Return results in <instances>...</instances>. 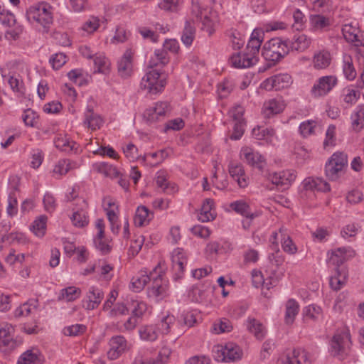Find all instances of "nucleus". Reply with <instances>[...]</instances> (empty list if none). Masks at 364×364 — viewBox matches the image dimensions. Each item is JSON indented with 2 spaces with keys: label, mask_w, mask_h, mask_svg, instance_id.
<instances>
[{
  "label": "nucleus",
  "mask_w": 364,
  "mask_h": 364,
  "mask_svg": "<svg viewBox=\"0 0 364 364\" xmlns=\"http://www.w3.org/2000/svg\"><path fill=\"white\" fill-rule=\"evenodd\" d=\"M289 53L286 39L273 38L267 41L262 50V55L268 61V67L279 62Z\"/></svg>",
  "instance_id": "f257e3e1"
},
{
  "label": "nucleus",
  "mask_w": 364,
  "mask_h": 364,
  "mask_svg": "<svg viewBox=\"0 0 364 364\" xmlns=\"http://www.w3.org/2000/svg\"><path fill=\"white\" fill-rule=\"evenodd\" d=\"M53 7L46 1H41L30 6L26 10V18L31 23H37L44 29H48L53 23Z\"/></svg>",
  "instance_id": "f03ea898"
},
{
  "label": "nucleus",
  "mask_w": 364,
  "mask_h": 364,
  "mask_svg": "<svg viewBox=\"0 0 364 364\" xmlns=\"http://www.w3.org/2000/svg\"><path fill=\"white\" fill-rule=\"evenodd\" d=\"M347 164V154L342 151L335 152L326 164V176L331 180H336Z\"/></svg>",
  "instance_id": "7ed1b4c3"
},
{
  "label": "nucleus",
  "mask_w": 364,
  "mask_h": 364,
  "mask_svg": "<svg viewBox=\"0 0 364 364\" xmlns=\"http://www.w3.org/2000/svg\"><path fill=\"white\" fill-rule=\"evenodd\" d=\"M166 79L156 69L146 73L141 82V88L147 90L149 93L156 94L160 92L166 85Z\"/></svg>",
  "instance_id": "20e7f679"
},
{
  "label": "nucleus",
  "mask_w": 364,
  "mask_h": 364,
  "mask_svg": "<svg viewBox=\"0 0 364 364\" xmlns=\"http://www.w3.org/2000/svg\"><path fill=\"white\" fill-rule=\"evenodd\" d=\"M350 336L348 331L336 333L331 340V352L335 356L343 359L350 351Z\"/></svg>",
  "instance_id": "39448f33"
},
{
  "label": "nucleus",
  "mask_w": 364,
  "mask_h": 364,
  "mask_svg": "<svg viewBox=\"0 0 364 364\" xmlns=\"http://www.w3.org/2000/svg\"><path fill=\"white\" fill-rule=\"evenodd\" d=\"M215 353L218 360L226 363L237 360L242 356L240 348L234 343H228L225 346H216Z\"/></svg>",
  "instance_id": "423d86ee"
},
{
  "label": "nucleus",
  "mask_w": 364,
  "mask_h": 364,
  "mask_svg": "<svg viewBox=\"0 0 364 364\" xmlns=\"http://www.w3.org/2000/svg\"><path fill=\"white\" fill-rule=\"evenodd\" d=\"M291 83V77L287 73L278 74L273 75L261 84V87L266 90H280L288 87Z\"/></svg>",
  "instance_id": "0eeeda50"
},
{
  "label": "nucleus",
  "mask_w": 364,
  "mask_h": 364,
  "mask_svg": "<svg viewBox=\"0 0 364 364\" xmlns=\"http://www.w3.org/2000/svg\"><path fill=\"white\" fill-rule=\"evenodd\" d=\"M104 299L103 291L96 287H91L82 300V307L86 310L97 309Z\"/></svg>",
  "instance_id": "6e6552de"
},
{
  "label": "nucleus",
  "mask_w": 364,
  "mask_h": 364,
  "mask_svg": "<svg viewBox=\"0 0 364 364\" xmlns=\"http://www.w3.org/2000/svg\"><path fill=\"white\" fill-rule=\"evenodd\" d=\"M159 269H160V262L151 272H148L146 269H141L139 276L134 277L132 279V289L135 291L142 290L149 282L152 281Z\"/></svg>",
  "instance_id": "1a4fd4ad"
},
{
  "label": "nucleus",
  "mask_w": 364,
  "mask_h": 364,
  "mask_svg": "<svg viewBox=\"0 0 364 364\" xmlns=\"http://www.w3.org/2000/svg\"><path fill=\"white\" fill-rule=\"evenodd\" d=\"M172 269L175 279H181L183 274L184 266L187 264V257L183 249H175L171 255Z\"/></svg>",
  "instance_id": "9d476101"
},
{
  "label": "nucleus",
  "mask_w": 364,
  "mask_h": 364,
  "mask_svg": "<svg viewBox=\"0 0 364 364\" xmlns=\"http://www.w3.org/2000/svg\"><path fill=\"white\" fill-rule=\"evenodd\" d=\"M231 65L235 68H247L253 66L258 62V57L249 54L245 50L243 53L233 54L230 59Z\"/></svg>",
  "instance_id": "9b49d317"
},
{
  "label": "nucleus",
  "mask_w": 364,
  "mask_h": 364,
  "mask_svg": "<svg viewBox=\"0 0 364 364\" xmlns=\"http://www.w3.org/2000/svg\"><path fill=\"white\" fill-rule=\"evenodd\" d=\"M110 348L107 352V357L110 360L118 358L128 348L127 342L122 336H113L109 342Z\"/></svg>",
  "instance_id": "f8f14e48"
},
{
  "label": "nucleus",
  "mask_w": 364,
  "mask_h": 364,
  "mask_svg": "<svg viewBox=\"0 0 364 364\" xmlns=\"http://www.w3.org/2000/svg\"><path fill=\"white\" fill-rule=\"evenodd\" d=\"M267 179L277 186H284L289 185L296 178V175L290 170L279 172L269 173L266 176Z\"/></svg>",
  "instance_id": "ddd939ff"
},
{
  "label": "nucleus",
  "mask_w": 364,
  "mask_h": 364,
  "mask_svg": "<svg viewBox=\"0 0 364 364\" xmlns=\"http://www.w3.org/2000/svg\"><path fill=\"white\" fill-rule=\"evenodd\" d=\"M168 291L167 284H164L162 278V269H158L156 274L152 279V284L149 289V294L155 297L163 298L166 296Z\"/></svg>",
  "instance_id": "4468645a"
},
{
  "label": "nucleus",
  "mask_w": 364,
  "mask_h": 364,
  "mask_svg": "<svg viewBox=\"0 0 364 364\" xmlns=\"http://www.w3.org/2000/svg\"><path fill=\"white\" fill-rule=\"evenodd\" d=\"M229 173L233 178L240 188H245L248 183L245 176L243 166L240 163L231 161L228 166Z\"/></svg>",
  "instance_id": "2eb2a0df"
},
{
  "label": "nucleus",
  "mask_w": 364,
  "mask_h": 364,
  "mask_svg": "<svg viewBox=\"0 0 364 364\" xmlns=\"http://www.w3.org/2000/svg\"><path fill=\"white\" fill-rule=\"evenodd\" d=\"M282 364H311L307 353L303 350H294L282 360Z\"/></svg>",
  "instance_id": "dca6fc26"
},
{
  "label": "nucleus",
  "mask_w": 364,
  "mask_h": 364,
  "mask_svg": "<svg viewBox=\"0 0 364 364\" xmlns=\"http://www.w3.org/2000/svg\"><path fill=\"white\" fill-rule=\"evenodd\" d=\"M132 53L130 50H127L118 62V73L123 77L127 78L132 75Z\"/></svg>",
  "instance_id": "f3484780"
},
{
  "label": "nucleus",
  "mask_w": 364,
  "mask_h": 364,
  "mask_svg": "<svg viewBox=\"0 0 364 364\" xmlns=\"http://www.w3.org/2000/svg\"><path fill=\"white\" fill-rule=\"evenodd\" d=\"M342 33L345 39L353 44L355 46H361L363 45V40L360 39L358 33L359 29L351 23L345 24L342 28Z\"/></svg>",
  "instance_id": "a211bd4d"
},
{
  "label": "nucleus",
  "mask_w": 364,
  "mask_h": 364,
  "mask_svg": "<svg viewBox=\"0 0 364 364\" xmlns=\"http://www.w3.org/2000/svg\"><path fill=\"white\" fill-rule=\"evenodd\" d=\"M352 252L353 251L346 247L337 248L332 251L328 258V262L335 265L337 269L348 259V256H351L350 253Z\"/></svg>",
  "instance_id": "6ab92c4d"
},
{
  "label": "nucleus",
  "mask_w": 364,
  "mask_h": 364,
  "mask_svg": "<svg viewBox=\"0 0 364 364\" xmlns=\"http://www.w3.org/2000/svg\"><path fill=\"white\" fill-rule=\"evenodd\" d=\"M290 50L304 51L311 43V40L306 35L301 34L294 36L292 40L286 39Z\"/></svg>",
  "instance_id": "aec40b11"
},
{
  "label": "nucleus",
  "mask_w": 364,
  "mask_h": 364,
  "mask_svg": "<svg viewBox=\"0 0 364 364\" xmlns=\"http://www.w3.org/2000/svg\"><path fill=\"white\" fill-rule=\"evenodd\" d=\"M154 213L148 208L141 205L137 208L134 218V224L137 227H141L148 225L153 219Z\"/></svg>",
  "instance_id": "412c9836"
},
{
  "label": "nucleus",
  "mask_w": 364,
  "mask_h": 364,
  "mask_svg": "<svg viewBox=\"0 0 364 364\" xmlns=\"http://www.w3.org/2000/svg\"><path fill=\"white\" fill-rule=\"evenodd\" d=\"M92 168L98 173L103 174L111 178L119 176V171L117 168L105 162H97L92 164Z\"/></svg>",
  "instance_id": "4be33fe9"
},
{
  "label": "nucleus",
  "mask_w": 364,
  "mask_h": 364,
  "mask_svg": "<svg viewBox=\"0 0 364 364\" xmlns=\"http://www.w3.org/2000/svg\"><path fill=\"white\" fill-rule=\"evenodd\" d=\"M103 121L100 115L95 114L93 109L88 107L85 112L84 124L92 130H97L100 128Z\"/></svg>",
  "instance_id": "5701e85b"
},
{
  "label": "nucleus",
  "mask_w": 364,
  "mask_h": 364,
  "mask_svg": "<svg viewBox=\"0 0 364 364\" xmlns=\"http://www.w3.org/2000/svg\"><path fill=\"white\" fill-rule=\"evenodd\" d=\"M230 207L237 213L240 214L244 217L255 218L259 215L257 212L252 213L250 211V205L242 200H239L231 203Z\"/></svg>",
  "instance_id": "b1692460"
},
{
  "label": "nucleus",
  "mask_w": 364,
  "mask_h": 364,
  "mask_svg": "<svg viewBox=\"0 0 364 364\" xmlns=\"http://www.w3.org/2000/svg\"><path fill=\"white\" fill-rule=\"evenodd\" d=\"M245 159L252 166L262 170L265 162L264 158L258 152H255L250 149H245L244 151Z\"/></svg>",
  "instance_id": "393cba45"
},
{
  "label": "nucleus",
  "mask_w": 364,
  "mask_h": 364,
  "mask_svg": "<svg viewBox=\"0 0 364 364\" xmlns=\"http://www.w3.org/2000/svg\"><path fill=\"white\" fill-rule=\"evenodd\" d=\"M285 309V323L291 325L294 323L295 318L299 311V305L294 299H290L287 301Z\"/></svg>",
  "instance_id": "a878e982"
},
{
  "label": "nucleus",
  "mask_w": 364,
  "mask_h": 364,
  "mask_svg": "<svg viewBox=\"0 0 364 364\" xmlns=\"http://www.w3.org/2000/svg\"><path fill=\"white\" fill-rule=\"evenodd\" d=\"M213 205L214 201L210 198H207L204 200L198 216L199 220L205 223L215 219V214L214 212H212Z\"/></svg>",
  "instance_id": "bb28decb"
},
{
  "label": "nucleus",
  "mask_w": 364,
  "mask_h": 364,
  "mask_svg": "<svg viewBox=\"0 0 364 364\" xmlns=\"http://www.w3.org/2000/svg\"><path fill=\"white\" fill-rule=\"evenodd\" d=\"M5 347L6 349H14L16 347V341L11 334V328L8 326L0 328V348Z\"/></svg>",
  "instance_id": "cd10ccee"
},
{
  "label": "nucleus",
  "mask_w": 364,
  "mask_h": 364,
  "mask_svg": "<svg viewBox=\"0 0 364 364\" xmlns=\"http://www.w3.org/2000/svg\"><path fill=\"white\" fill-rule=\"evenodd\" d=\"M41 353L37 348L27 350L19 357L18 364H36L40 363Z\"/></svg>",
  "instance_id": "c85d7f7f"
},
{
  "label": "nucleus",
  "mask_w": 364,
  "mask_h": 364,
  "mask_svg": "<svg viewBox=\"0 0 364 364\" xmlns=\"http://www.w3.org/2000/svg\"><path fill=\"white\" fill-rule=\"evenodd\" d=\"M54 144L57 149L60 151L70 152L75 149L76 143L71 141L66 135L58 134L54 139Z\"/></svg>",
  "instance_id": "c756f323"
},
{
  "label": "nucleus",
  "mask_w": 364,
  "mask_h": 364,
  "mask_svg": "<svg viewBox=\"0 0 364 364\" xmlns=\"http://www.w3.org/2000/svg\"><path fill=\"white\" fill-rule=\"evenodd\" d=\"M284 108V104L275 99H272L264 104L263 113L266 117L278 114Z\"/></svg>",
  "instance_id": "7c9ffc66"
},
{
  "label": "nucleus",
  "mask_w": 364,
  "mask_h": 364,
  "mask_svg": "<svg viewBox=\"0 0 364 364\" xmlns=\"http://www.w3.org/2000/svg\"><path fill=\"white\" fill-rule=\"evenodd\" d=\"M78 164L77 162L69 159H60L53 168V173L61 176L65 175L70 170L77 168Z\"/></svg>",
  "instance_id": "2f4dec72"
},
{
  "label": "nucleus",
  "mask_w": 364,
  "mask_h": 364,
  "mask_svg": "<svg viewBox=\"0 0 364 364\" xmlns=\"http://www.w3.org/2000/svg\"><path fill=\"white\" fill-rule=\"evenodd\" d=\"M269 248L272 252L268 256L269 262L277 267L281 266L284 262V257L279 250L278 243L272 242V244L269 245Z\"/></svg>",
  "instance_id": "473e14b6"
},
{
  "label": "nucleus",
  "mask_w": 364,
  "mask_h": 364,
  "mask_svg": "<svg viewBox=\"0 0 364 364\" xmlns=\"http://www.w3.org/2000/svg\"><path fill=\"white\" fill-rule=\"evenodd\" d=\"M338 82L334 75H327L320 77V95L328 93Z\"/></svg>",
  "instance_id": "72a5a7b5"
},
{
  "label": "nucleus",
  "mask_w": 364,
  "mask_h": 364,
  "mask_svg": "<svg viewBox=\"0 0 364 364\" xmlns=\"http://www.w3.org/2000/svg\"><path fill=\"white\" fill-rule=\"evenodd\" d=\"M80 294L81 290L80 288L75 287H68L61 289L58 299V300L73 301L80 297Z\"/></svg>",
  "instance_id": "f704fd0d"
},
{
  "label": "nucleus",
  "mask_w": 364,
  "mask_h": 364,
  "mask_svg": "<svg viewBox=\"0 0 364 364\" xmlns=\"http://www.w3.org/2000/svg\"><path fill=\"white\" fill-rule=\"evenodd\" d=\"M352 127L355 132H360L364 127V106L358 107V110L351 115Z\"/></svg>",
  "instance_id": "c9c22d12"
},
{
  "label": "nucleus",
  "mask_w": 364,
  "mask_h": 364,
  "mask_svg": "<svg viewBox=\"0 0 364 364\" xmlns=\"http://www.w3.org/2000/svg\"><path fill=\"white\" fill-rule=\"evenodd\" d=\"M252 135L256 139H265L268 141L271 140V139L275 135V131L272 128L257 127L252 129Z\"/></svg>",
  "instance_id": "e433bc0d"
},
{
  "label": "nucleus",
  "mask_w": 364,
  "mask_h": 364,
  "mask_svg": "<svg viewBox=\"0 0 364 364\" xmlns=\"http://www.w3.org/2000/svg\"><path fill=\"white\" fill-rule=\"evenodd\" d=\"M336 144V126L331 124L326 133V137L323 142V148L326 151H329Z\"/></svg>",
  "instance_id": "4c0bfd02"
},
{
  "label": "nucleus",
  "mask_w": 364,
  "mask_h": 364,
  "mask_svg": "<svg viewBox=\"0 0 364 364\" xmlns=\"http://www.w3.org/2000/svg\"><path fill=\"white\" fill-rule=\"evenodd\" d=\"M196 29L190 21H186L181 35L182 42L187 46H191L195 38Z\"/></svg>",
  "instance_id": "58836bf2"
},
{
  "label": "nucleus",
  "mask_w": 364,
  "mask_h": 364,
  "mask_svg": "<svg viewBox=\"0 0 364 364\" xmlns=\"http://www.w3.org/2000/svg\"><path fill=\"white\" fill-rule=\"evenodd\" d=\"M9 242V244L17 243L19 245H25L28 242V240L23 233L11 232L8 235H2L1 242Z\"/></svg>",
  "instance_id": "ea45409f"
},
{
  "label": "nucleus",
  "mask_w": 364,
  "mask_h": 364,
  "mask_svg": "<svg viewBox=\"0 0 364 364\" xmlns=\"http://www.w3.org/2000/svg\"><path fill=\"white\" fill-rule=\"evenodd\" d=\"M70 220L75 227L82 228L88 224L87 212L82 208L73 212Z\"/></svg>",
  "instance_id": "a19ab883"
},
{
  "label": "nucleus",
  "mask_w": 364,
  "mask_h": 364,
  "mask_svg": "<svg viewBox=\"0 0 364 364\" xmlns=\"http://www.w3.org/2000/svg\"><path fill=\"white\" fill-rule=\"evenodd\" d=\"M154 55L158 62H155L154 59H151L149 62V67L151 68L157 66L159 64L162 66H164L169 62L168 53L164 48L156 50L154 52Z\"/></svg>",
  "instance_id": "79ce46f5"
},
{
  "label": "nucleus",
  "mask_w": 364,
  "mask_h": 364,
  "mask_svg": "<svg viewBox=\"0 0 364 364\" xmlns=\"http://www.w3.org/2000/svg\"><path fill=\"white\" fill-rule=\"evenodd\" d=\"M37 300H32L24 303L15 310L14 315L16 317L27 316L33 309H36Z\"/></svg>",
  "instance_id": "37998d69"
},
{
  "label": "nucleus",
  "mask_w": 364,
  "mask_h": 364,
  "mask_svg": "<svg viewBox=\"0 0 364 364\" xmlns=\"http://www.w3.org/2000/svg\"><path fill=\"white\" fill-rule=\"evenodd\" d=\"M47 217L40 216L34 220L32 225V230L38 237H43L46 233Z\"/></svg>",
  "instance_id": "c03bdc74"
},
{
  "label": "nucleus",
  "mask_w": 364,
  "mask_h": 364,
  "mask_svg": "<svg viewBox=\"0 0 364 364\" xmlns=\"http://www.w3.org/2000/svg\"><path fill=\"white\" fill-rule=\"evenodd\" d=\"M139 335L142 340L154 341L158 338V333L154 326H146L139 330Z\"/></svg>",
  "instance_id": "a18cd8bd"
},
{
  "label": "nucleus",
  "mask_w": 364,
  "mask_h": 364,
  "mask_svg": "<svg viewBox=\"0 0 364 364\" xmlns=\"http://www.w3.org/2000/svg\"><path fill=\"white\" fill-rule=\"evenodd\" d=\"M94 64L95 70V73L106 74L109 70V62L106 58L102 55H95Z\"/></svg>",
  "instance_id": "49530a36"
},
{
  "label": "nucleus",
  "mask_w": 364,
  "mask_h": 364,
  "mask_svg": "<svg viewBox=\"0 0 364 364\" xmlns=\"http://www.w3.org/2000/svg\"><path fill=\"white\" fill-rule=\"evenodd\" d=\"M343 71L345 77L349 80H353L356 77V71L353 64V60L350 56L345 58L343 65Z\"/></svg>",
  "instance_id": "de8ad7c7"
},
{
  "label": "nucleus",
  "mask_w": 364,
  "mask_h": 364,
  "mask_svg": "<svg viewBox=\"0 0 364 364\" xmlns=\"http://www.w3.org/2000/svg\"><path fill=\"white\" fill-rule=\"evenodd\" d=\"M247 328L258 339H262L264 336L262 324L255 318L248 319Z\"/></svg>",
  "instance_id": "09e8293b"
},
{
  "label": "nucleus",
  "mask_w": 364,
  "mask_h": 364,
  "mask_svg": "<svg viewBox=\"0 0 364 364\" xmlns=\"http://www.w3.org/2000/svg\"><path fill=\"white\" fill-rule=\"evenodd\" d=\"M317 122L314 120H307L302 122L299 126V132L304 137H306L314 133Z\"/></svg>",
  "instance_id": "8fccbe9b"
},
{
  "label": "nucleus",
  "mask_w": 364,
  "mask_h": 364,
  "mask_svg": "<svg viewBox=\"0 0 364 364\" xmlns=\"http://www.w3.org/2000/svg\"><path fill=\"white\" fill-rule=\"evenodd\" d=\"M282 247L283 250L289 255L297 252V247L289 235L284 236L282 240Z\"/></svg>",
  "instance_id": "3c124183"
},
{
  "label": "nucleus",
  "mask_w": 364,
  "mask_h": 364,
  "mask_svg": "<svg viewBox=\"0 0 364 364\" xmlns=\"http://www.w3.org/2000/svg\"><path fill=\"white\" fill-rule=\"evenodd\" d=\"M66 55L63 53H58L53 55L49 62L55 70H58L66 63Z\"/></svg>",
  "instance_id": "603ef678"
},
{
  "label": "nucleus",
  "mask_w": 364,
  "mask_h": 364,
  "mask_svg": "<svg viewBox=\"0 0 364 364\" xmlns=\"http://www.w3.org/2000/svg\"><path fill=\"white\" fill-rule=\"evenodd\" d=\"M86 330V326L82 324H75L65 327L64 334L68 336H76L82 334Z\"/></svg>",
  "instance_id": "864d4df0"
},
{
  "label": "nucleus",
  "mask_w": 364,
  "mask_h": 364,
  "mask_svg": "<svg viewBox=\"0 0 364 364\" xmlns=\"http://www.w3.org/2000/svg\"><path fill=\"white\" fill-rule=\"evenodd\" d=\"M159 7L166 11L176 12L179 7V0H163L159 4Z\"/></svg>",
  "instance_id": "5fc2aeb1"
},
{
  "label": "nucleus",
  "mask_w": 364,
  "mask_h": 364,
  "mask_svg": "<svg viewBox=\"0 0 364 364\" xmlns=\"http://www.w3.org/2000/svg\"><path fill=\"white\" fill-rule=\"evenodd\" d=\"M14 28L7 30L5 32V38L10 41H16L19 38L23 31V26L20 24L14 26Z\"/></svg>",
  "instance_id": "6e6d98bb"
},
{
  "label": "nucleus",
  "mask_w": 364,
  "mask_h": 364,
  "mask_svg": "<svg viewBox=\"0 0 364 364\" xmlns=\"http://www.w3.org/2000/svg\"><path fill=\"white\" fill-rule=\"evenodd\" d=\"M100 18L96 16H90L82 26V29L88 33L95 32L100 27Z\"/></svg>",
  "instance_id": "4d7b16f0"
},
{
  "label": "nucleus",
  "mask_w": 364,
  "mask_h": 364,
  "mask_svg": "<svg viewBox=\"0 0 364 364\" xmlns=\"http://www.w3.org/2000/svg\"><path fill=\"white\" fill-rule=\"evenodd\" d=\"M262 42V39H250L245 51L249 54H252V55L258 57V53L261 47Z\"/></svg>",
  "instance_id": "13d9d810"
},
{
  "label": "nucleus",
  "mask_w": 364,
  "mask_h": 364,
  "mask_svg": "<svg viewBox=\"0 0 364 364\" xmlns=\"http://www.w3.org/2000/svg\"><path fill=\"white\" fill-rule=\"evenodd\" d=\"M0 22L5 26L12 27L15 26L16 23V19L14 14L11 11L6 10L0 16Z\"/></svg>",
  "instance_id": "bf43d9fd"
},
{
  "label": "nucleus",
  "mask_w": 364,
  "mask_h": 364,
  "mask_svg": "<svg viewBox=\"0 0 364 364\" xmlns=\"http://www.w3.org/2000/svg\"><path fill=\"white\" fill-rule=\"evenodd\" d=\"M178 322L181 325L191 328L197 322V320L193 313L187 312L181 315Z\"/></svg>",
  "instance_id": "052dcab7"
},
{
  "label": "nucleus",
  "mask_w": 364,
  "mask_h": 364,
  "mask_svg": "<svg viewBox=\"0 0 364 364\" xmlns=\"http://www.w3.org/2000/svg\"><path fill=\"white\" fill-rule=\"evenodd\" d=\"M22 119L26 126L34 127L37 123L38 116L34 111L28 109L24 111Z\"/></svg>",
  "instance_id": "680f3d73"
},
{
  "label": "nucleus",
  "mask_w": 364,
  "mask_h": 364,
  "mask_svg": "<svg viewBox=\"0 0 364 364\" xmlns=\"http://www.w3.org/2000/svg\"><path fill=\"white\" fill-rule=\"evenodd\" d=\"M303 187L306 194H312L316 197L315 191H318L317 183L316 180L311 177L305 178L303 181Z\"/></svg>",
  "instance_id": "e2e57ef3"
},
{
  "label": "nucleus",
  "mask_w": 364,
  "mask_h": 364,
  "mask_svg": "<svg viewBox=\"0 0 364 364\" xmlns=\"http://www.w3.org/2000/svg\"><path fill=\"white\" fill-rule=\"evenodd\" d=\"M232 326L230 321L225 318L220 320L218 323H215L213 325V331L216 333L230 332Z\"/></svg>",
  "instance_id": "0e129e2a"
},
{
  "label": "nucleus",
  "mask_w": 364,
  "mask_h": 364,
  "mask_svg": "<svg viewBox=\"0 0 364 364\" xmlns=\"http://www.w3.org/2000/svg\"><path fill=\"white\" fill-rule=\"evenodd\" d=\"M245 109L240 105H236L229 111L230 117L233 122H245L243 118Z\"/></svg>",
  "instance_id": "69168bd1"
},
{
  "label": "nucleus",
  "mask_w": 364,
  "mask_h": 364,
  "mask_svg": "<svg viewBox=\"0 0 364 364\" xmlns=\"http://www.w3.org/2000/svg\"><path fill=\"white\" fill-rule=\"evenodd\" d=\"M173 316H166L158 324V328L163 334H167L170 332V325L174 321Z\"/></svg>",
  "instance_id": "338daca9"
},
{
  "label": "nucleus",
  "mask_w": 364,
  "mask_h": 364,
  "mask_svg": "<svg viewBox=\"0 0 364 364\" xmlns=\"http://www.w3.org/2000/svg\"><path fill=\"white\" fill-rule=\"evenodd\" d=\"M185 364H211V359L205 355H198L189 358Z\"/></svg>",
  "instance_id": "774afa93"
}]
</instances>
